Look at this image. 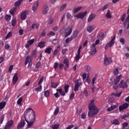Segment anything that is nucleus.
I'll return each instance as SVG.
<instances>
[{
  "instance_id": "obj_6",
  "label": "nucleus",
  "mask_w": 129,
  "mask_h": 129,
  "mask_svg": "<svg viewBox=\"0 0 129 129\" xmlns=\"http://www.w3.org/2000/svg\"><path fill=\"white\" fill-rule=\"evenodd\" d=\"M112 63V59L110 57H107L106 56H105L104 59V64L107 66L108 65H110Z\"/></svg>"
},
{
  "instance_id": "obj_35",
  "label": "nucleus",
  "mask_w": 129,
  "mask_h": 129,
  "mask_svg": "<svg viewBox=\"0 0 129 129\" xmlns=\"http://www.w3.org/2000/svg\"><path fill=\"white\" fill-rule=\"evenodd\" d=\"M73 39L74 38L72 36L67 38L65 40L66 44H68V43H69L70 42H71L72 40H73Z\"/></svg>"
},
{
  "instance_id": "obj_15",
  "label": "nucleus",
  "mask_w": 129,
  "mask_h": 129,
  "mask_svg": "<svg viewBox=\"0 0 129 129\" xmlns=\"http://www.w3.org/2000/svg\"><path fill=\"white\" fill-rule=\"evenodd\" d=\"M121 77V75H120L119 76L116 77V78L114 80V85H117V84L119 83V81H120Z\"/></svg>"
},
{
  "instance_id": "obj_3",
  "label": "nucleus",
  "mask_w": 129,
  "mask_h": 129,
  "mask_svg": "<svg viewBox=\"0 0 129 129\" xmlns=\"http://www.w3.org/2000/svg\"><path fill=\"white\" fill-rule=\"evenodd\" d=\"M72 31V27H70L69 28L67 27V25H65L62 27V29L60 30L59 33L61 35L64 34L65 38H67V37H69L70 35H71Z\"/></svg>"
},
{
  "instance_id": "obj_30",
  "label": "nucleus",
  "mask_w": 129,
  "mask_h": 129,
  "mask_svg": "<svg viewBox=\"0 0 129 129\" xmlns=\"http://www.w3.org/2000/svg\"><path fill=\"white\" fill-rule=\"evenodd\" d=\"M22 4V2L20 0H18L17 2H16L14 4L15 8H19L20 6H21V4Z\"/></svg>"
},
{
  "instance_id": "obj_57",
  "label": "nucleus",
  "mask_w": 129,
  "mask_h": 129,
  "mask_svg": "<svg viewBox=\"0 0 129 129\" xmlns=\"http://www.w3.org/2000/svg\"><path fill=\"white\" fill-rule=\"evenodd\" d=\"M41 67V62L40 61H38L36 64V68L37 69H39Z\"/></svg>"
},
{
  "instance_id": "obj_10",
  "label": "nucleus",
  "mask_w": 129,
  "mask_h": 129,
  "mask_svg": "<svg viewBox=\"0 0 129 129\" xmlns=\"http://www.w3.org/2000/svg\"><path fill=\"white\" fill-rule=\"evenodd\" d=\"M129 104L127 103H125L121 105H120L119 106V111H123V110H124L125 109H126L127 107H128Z\"/></svg>"
},
{
  "instance_id": "obj_49",
  "label": "nucleus",
  "mask_w": 129,
  "mask_h": 129,
  "mask_svg": "<svg viewBox=\"0 0 129 129\" xmlns=\"http://www.w3.org/2000/svg\"><path fill=\"white\" fill-rule=\"evenodd\" d=\"M113 74L114 75H115V76L118 75V69L116 68L114 69Z\"/></svg>"
},
{
  "instance_id": "obj_63",
  "label": "nucleus",
  "mask_w": 129,
  "mask_h": 129,
  "mask_svg": "<svg viewBox=\"0 0 129 129\" xmlns=\"http://www.w3.org/2000/svg\"><path fill=\"white\" fill-rule=\"evenodd\" d=\"M12 26L15 27L16 26V19H13L12 20Z\"/></svg>"
},
{
  "instance_id": "obj_52",
  "label": "nucleus",
  "mask_w": 129,
  "mask_h": 129,
  "mask_svg": "<svg viewBox=\"0 0 129 129\" xmlns=\"http://www.w3.org/2000/svg\"><path fill=\"white\" fill-rule=\"evenodd\" d=\"M56 33L53 31H50L47 34V36H55Z\"/></svg>"
},
{
  "instance_id": "obj_13",
  "label": "nucleus",
  "mask_w": 129,
  "mask_h": 129,
  "mask_svg": "<svg viewBox=\"0 0 129 129\" xmlns=\"http://www.w3.org/2000/svg\"><path fill=\"white\" fill-rule=\"evenodd\" d=\"M34 43H35V39H32L31 40H29L27 41V44L25 45V48L27 49L30 48V46H31V45H33Z\"/></svg>"
},
{
  "instance_id": "obj_17",
  "label": "nucleus",
  "mask_w": 129,
  "mask_h": 129,
  "mask_svg": "<svg viewBox=\"0 0 129 129\" xmlns=\"http://www.w3.org/2000/svg\"><path fill=\"white\" fill-rule=\"evenodd\" d=\"M39 6V1H37L35 2V3L32 7V10L34 12H36L37 11V9H38V6Z\"/></svg>"
},
{
  "instance_id": "obj_4",
  "label": "nucleus",
  "mask_w": 129,
  "mask_h": 129,
  "mask_svg": "<svg viewBox=\"0 0 129 129\" xmlns=\"http://www.w3.org/2000/svg\"><path fill=\"white\" fill-rule=\"evenodd\" d=\"M69 85H66L64 87V92L62 90V89H57L56 91H58L61 96H65V93H68V92H69Z\"/></svg>"
},
{
  "instance_id": "obj_27",
  "label": "nucleus",
  "mask_w": 129,
  "mask_h": 129,
  "mask_svg": "<svg viewBox=\"0 0 129 129\" xmlns=\"http://www.w3.org/2000/svg\"><path fill=\"white\" fill-rule=\"evenodd\" d=\"M116 107H117V106H116V105H114L111 106L110 107L108 108L107 109V110L108 111H111V110H114V109H115V108H116Z\"/></svg>"
},
{
  "instance_id": "obj_37",
  "label": "nucleus",
  "mask_w": 129,
  "mask_h": 129,
  "mask_svg": "<svg viewBox=\"0 0 129 129\" xmlns=\"http://www.w3.org/2000/svg\"><path fill=\"white\" fill-rule=\"evenodd\" d=\"M83 94L85 95V96H86V97H88V95H89V94L88 93V91H87V89H84Z\"/></svg>"
},
{
  "instance_id": "obj_41",
  "label": "nucleus",
  "mask_w": 129,
  "mask_h": 129,
  "mask_svg": "<svg viewBox=\"0 0 129 129\" xmlns=\"http://www.w3.org/2000/svg\"><path fill=\"white\" fill-rule=\"evenodd\" d=\"M44 95L45 97H49L50 96V91L49 90L44 91Z\"/></svg>"
},
{
  "instance_id": "obj_34",
  "label": "nucleus",
  "mask_w": 129,
  "mask_h": 129,
  "mask_svg": "<svg viewBox=\"0 0 129 129\" xmlns=\"http://www.w3.org/2000/svg\"><path fill=\"white\" fill-rule=\"evenodd\" d=\"M7 103L6 102H0V109H3L6 106Z\"/></svg>"
},
{
  "instance_id": "obj_51",
  "label": "nucleus",
  "mask_w": 129,
  "mask_h": 129,
  "mask_svg": "<svg viewBox=\"0 0 129 129\" xmlns=\"http://www.w3.org/2000/svg\"><path fill=\"white\" fill-rule=\"evenodd\" d=\"M11 15H6L5 16V20L7 21V22H9V21H11Z\"/></svg>"
},
{
  "instance_id": "obj_25",
  "label": "nucleus",
  "mask_w": 129,
  "mask_h": 129,
  "mask_svg": "<svg viewBox=\"0 0 129 129\" xmlns=\"http://www.w3.org/2000/svg\"><path fill=\"white\" fill-rule=\"evenodd\" d=\"M51 51H52V48L51 47H48L46 48L44 50V52L46 53V54H51Z\"/></svg>"
},
{
  "instance_id": "obj_7",
  "label": "nucleus",
  "mask_w": 129,
  "mask_h": 129,
  "mask_svg": "<svg viewBox=\"0 0 129 129\" xmlns=\"http://www.w3.org/2000/svg\"><path fill=\"white\" fill-rule=\"evenodd\" d=\"M96 47H95V44H92L91 47V50L89 52V54L91 56H93V55H95L96 54Z\"/></svg>"
},
{
  "instance_id": "obj_2",
  "label": "nucleus",
  "mask_w": 129,
  "mask_h": 129,
  "mask_svg": "<svg viewBox=\"0 0 129 129\" xmlns=\"http://www.w3.org/2000/svg\"><path fill=\"white\" fill-rule=\"evenodd\" d=\"M28 115L29 120H30V121H35L36 114L32 108H28L24 112V118H27V117H28Z\"/></svg>"
},
{
  "instance_id": "obj_40",
  "label": "nucleus",
  "mask_w": 129,
  "mask_h": 129,
  "mask_svg": "<svg viewBox=\"0 0 129 129\" xmlns=\"http://www.w3.org/2000/svg\"><path fill=\"white\" fill-rule=\"evenodd\" d=\"M59 113V108L58 107H56V108L54 109L53 115L54 116L57 115Z\"/></svg>"
},
{
  "instance_id": "obj_9",
  "label": "nucleus",
  "mask_w": 129,
  "mask_h": 129,
  "mask_svg": "<svg viewBox=\"0 0 129 129\" xmlns=\"http://www.w3.org/2000/svg\"><path fill=\"white\" fill-rule=\"evenodd\" d=\"M118 86L120 87V88H123V89L127 88V87H128V86L127 85V83L123 82V80H122L119 83V84H118Z\"/></svg>"
},
{
  "instance_id": "obj_32",
  "label": "nucleus",
  "mask_w": 129,
  "mask_h": 129,
  "mask_svg": "<svg viewBox=\"0 0 129 129\" xmlns=\"http://www.w3.org/2000/svg\"><path fill=\"white\" fill-rule=\"evenodd\" d=\"M39 48H44L45 47V42L40 41L38 45Z\"/></svg>"
},
{
  "instance_id": "obj_5",
  "label": "nucleus",
  "mask_w": 129,
  "mask_h": 129,
  "mask_svg": "<svg viewBox=\"0 0 129 129\" xmlns=\"http://www.w3.org/2000/svg\"><path fill=\"white\" fill-rule=\"evenodd\" d=\"M75 85L74 88V91H78L79 90V87L82 85V81L81 80H77L75 82Z\"/></svg>"
},
{
  "instance_id": "obj_62",
  "label": "nucleus",
  "mask_w": 129,
  "mask_h": 129,
  "mask_svg": "<svg viewBox=\"0 0 129 129\" xmlns=\"http://www.w3.org/2000/svg\"><path fill=\"white\" fill-rule=\"evenodd\" d=\"M108 7V4H105L104 6L103 7V8L102 9V11H105L106 9Z\"/></svg>"
},
{
  "instance_id": "obj_47",
  "label": "nucleus",
  "mask_w": 129,
  "mask_h": 129,
  "mask_svg": "<svg viewBox=\"0 0 129 129\" xmlns=\"http://www.w3.org/2000/svg\"><path fill=\"white\" fill-rule=\"evenodd\" d=\"M66 7H67V4H65L63 6H62L60 8V12H62V11H64L65 10Z\"/></svg>"
},
{
  "instance_id": "obj_24",
  "label": "nucleus",
  "mask_w": 129,
  "mask_h": 129,
  "mask_svg": "<svg viewBox=\"0 0 129 129\" xmlns=\"http://www.w3.org/2000/svg\"><path fill=\"white\" fill-rule=\"evenodd\" d=\"M78 34H79V32L78 31V30H75L71 37L73 38V39H75V38H76L77 36H78Z\"/></svg>"
},
{
  "instance_id": "obj_45",
  "label": "nucleus",
  "mask_w": 129,
  "mask_h": 129,
  "mask_svg": "<svg viewBox=\"0 0 129 129\" xmlns=\"http://www.w3.org/2000/svg\"><path fill=\"white\" fill-rule=\"evenodd\" d=\"M58 87V84L55 83H51V87L52 88H57Z\"/></svg>"
},
{
  "instance_id": "obj_12",
  "label": "nucleus",
  "mask_w": 129,
  "mask_h": 129,
  "mask_svg": "<svg viewBox=\"0 0 129 129\" xmlns=\"http://www.w3.org/2000/svg\"><path fill=\"white\" fill-rule=\"evenodd\" d=\"M87 15V11H85L84 13H80L76 15V18L77 19H84V17Z\"/></svg>"
},
{
  "instance_id": "obj_53",
  "label": "nucleus",
  "mask_w": 129,
  "mask_h": 129,
  "mask_svg": "<svg viewBox=\"0 0 129 129\" xmlns=\"http://www.w3.org/2000/svg\"><path fill=\"white\" fill-rule=\"evenodd\" d=\"M81 118H82V119H85V118H86V113H85V112L82 113L81 115Z\"/></svg>"
},
{
  "instance_id": "obj_43",
  "label": "nucleus",
  "mask_w": 129,
  "mask_h": 129,
  "mask_svg": "<svg viewBox=\"0 0 129 129\" xmlns=\"http://www.w3.org/2000/svg\"><path fill=\"white\" fill-rule=\"evenodd\" d=\"M23 101V98L20 97L17 101V104L18 105H22V102Z\"/></svg>"
},
{
  "instance_id": "obj_1",
  "label": "nucleus",
  "mask_w": 129,
  "mask_h": 129,
  "mask_svg": "<svg viewBox=\"0 0 129 129\" xmlns=\"http://www.w3.org/2000/svg\"><path fill=\"white\" fill-rule=\"evenodd\" d=\"M88 107L90 110L88 114L89 117H94L99 112V109L97 108V107L94 104V100H91L90 101Z\"/></svg>"
},
{
  "instance_id": "obj_59",
  "label": "nucleus",
  "mask_w": 129,
  "mask_h": 129,
  "mask_svg": "<svg viewBox=\"0 0 129 129\" xmlns=\"http://www.w3.org/2000/svg\"><path fill=\"white\" fill-rule=\"evenodd\" d=\"M119 41L122 45H124V43H125V40H124V38H120L119 39Z\"/></svg>"
},
{
  "instance_id": "obj_26",
  "label": "nucleus",
  "mask_w": 129,
  "mask_h": 129,
  "mask_svg": "<svg viewBox=\"0 0 129 129\" xmlns=\"http://www.w3.org/2000/svg\"><path fill=\"white\" fill-rule=\"evenodd\" d=\"M81 9H82V6L79 7L78 8H74L73 13L74 14H77V13L78 12H79V11H80V10H81Z\"/></svg>"
},
{
  "instance_id": "obj_50",
  "label": "nucleus",
  "mask_w": 129,
  "mask_h": 129,
  "mask_svg": "<svg viewBox=\"0 0 129 129\" xmlns=\"http://www.w3.org/2000/svg\"><path fill=\"white\" fill-rule=\"evenodd\" d=\"M29 60H30V55H28L26 57L25 62V65H27V64L29 63Z\"/></svg>"
},
{
  "instance_id": "obj_36",
  "label": "nucleus",
  "mask_w": 129,
  "mask_h": 129,
  "mask_svg": "<svg viewBox=\"0 0 129 129\" xmlns=\"http://www.w3.org/2000/svg\"><path fill=\"white\" fill-rule=\"evenodd\" d=\"M59 126H60V125L59 124H52L51 125V128L52 129H58L59 128Z\"/></svg>"
},
{
  "instance_id": "obj_22",
  "label": "nucleus",
  "mask_w": 129,
  "mask_h": 129,
  "mask_svg": "<svg viewBox=\"0 0 129 129\" xmlns=\"http://www.w3.org/2000/svg\"><path fill=\"white\" fill-rule=\"evenodd\" d=\"M95 29V26H89L87 28V31L88 32H89V33H91L92 32H93Z\"/></svg>"
},
{
  "instance_id": "obj_28",
  "label": "nucleus",
  "mask_w": 129,
  "mask_h": 129,
  "mask_svg": "<svg viewBox=\"0 0 129 129\" xmlns=\"http://www.w3.org/2000/svg\"><path fill=\"white\" fill-rule=\"evenodd\" d=\"M16 12H17V7H14L11 9L10 11V13L12 16H14V15H15V13H16Z\"/></svg>"
},
{
  "instance_id": "obj_58",
  "label": "nucleus",
  "mask_w": 129,
  "mask_h": 129,
  "mask_svg": "<svg viewBox=\"0 0 129 129\" xmlns=\"http://www.w3.org/2000/svg\"><path fill=\"white\" fill-rule=\"evenodd\" d=\"M14 68V66L13 65H11L9 68V71L8 72L9 73H11L12 72V71L13 70Z\"/></svg>"
},
{
  "instance_id": "obj_46",
  "label": "nucleus",
  "mask_w": 129,
  "mask_h": 129,
  "mask_svg": "<svg viewBox=\"0 0 129 129\" xmlns=\"http://www.w3.org/2000/svg\"><path fill=\"white\" fill-rule=\"evenodd\" d=\"M99 39H104V33L103 32H101L99 34Z\"/></svg>"
},
{
  "instance_id": "obj_31",
  "label": "nucleus",
  "mask_w": 129,
  "mask_h": 129,
  "mask_svg": "<svg viewBox=\"0 0 129 129\" xmlns=\"http://www.w3.org/2000/svg\"><path fill=\"white\" fill-rule=\"evenodd\" d=\"M105 17L107 19H111V14H110V10H108L106 15H105Z\"/></svg>"
},
{
  "instance_id": "obj_29",
  "label": "nucleus",
  "mask_w": 129,
  "mask_h": 129,
  "mask_svg": "<svg viewBox=\"0 0 129 129\" xmlns=\"http://www.w3.org/2000/svg\"><path fill=\"white\" fill-rule=\"evenodd\" d=\"M111 122L112 124H114L115 125H118L120 124L119 121H118V119H114Z\"/></svg>"
},
{
  "instance_id": "obj_21",
  "label": "nucleus",
  "mask_w": 129,
  "mask_h": 129,
  "mask_svg": "<svg viewBox=\"0 0 129 129\" xmlns=\"http://www.w3.org/2000/svg\"><path fill=\"white\" fill-rule=\"evenodd\" d=\"M48 11H49V7L47 6H45L42 11V14L43 15H46V14L48 13Z\"/></svg>"
},
{
  "instance_id": "obj_14",
  "label": "nucleus",
  "mask_w": 129,
  "mask_h": 129,
  "mask_svg": "<svg viewBox=\"0 0 129 129\" xmlns=\"http://www.w3.org/2000/svg\"><path fill=\"white\" fill-rule=\"evenodd\" d=\"M29 12L27 11H25L21 13V19L22 21H25L27 18V15H28Z\"/></svg>"
},
{
  "instance_id": "obj_19",
  "label": "nucleus",
  "mask_w": 129,
  "mask_h": 129,
  "mask_svg": "<svg viewBox=\"0 0 129 129\" xmlns=\"http://www.w3.org/2000/svg\"><path fill=\"white\" fill-rule=\"evenodd\" d=\"M25 120L27 122L28 126L29 127H31L34 124V122H35V121H29L28 119L25 117Z\"/></svg>"
},
{
  "instance_id": "obj_8",
  "label": "nucleus",
  "mask_w": 129,
  "mask_h": 129,
  "mask_svg": "<svg viewBox=\"0 0 129 129\" xmlns=\"http://www.w3.org/2000/svg\"><path fill=\"white\" fill-rule=\"evenodd\" d=\"M13 125H14V121L13 120H10L8 121L4 129H10Z\"/></svg>"
},
{
  "instance_id": "obj_38",
  "label": "nucleus",
  "mask_w": 129,
  "mask_h": 129,
  "mask_svg": "<svg viewBox=\"0 0 129 129\" xmlns=\"http://www.w3.org/2000/svg\"><path fill=\"white\" fill-rule=\"evenodd\" d=\"M53 22L54 20H53V18H52V17H49L47 21V23L48 25H52Z\"/></svg>"
},
{
  "instance_id": "obj_23",
  "label": "nucleus",
  "mask_w": 129,
  "mask_h": 129,
  "mask_svg": "<svg viewBox=\"0 0 129 129\" xmlns=\"http://www.w3.org/2000/svg\"><path fill=\"white\" fill-rule=\"evenodd\" d=\"M63 63L66 65L67 68H69L70 62H69V59H68V58H64V59L63 61Z\"/></svg>"
},
{
  "instance_id": "obj_55",
  "label": "nucleus",
  "mask_w": 129,
  "mask_h": 129,
  "mask_svg": "<svg viewBox=\"0 0 129 129\" xmlns=\"http://www.w3.org/2000/svg\"><path fill=\"white\" fill-rule=\"evenodd\" d=\"M72 16L71 15V14H70V13L68 12L67 13V20H70V19H71Z\"/></svg>"
},
{
  "instance_id": "obj_39",
  "label": "nucleus",
  "mask_w": 129,
  "mask_h": 129,
  "mask_svg": "<svg viewBox=\"0 0 129 129\" xmlns=\"http://www.w3.org/2000/svg\"><path fill=\"white\" fill-rule=\"evenodd\" d=\"M81 56H80V53H77V55H76L75 57V61L76 62H78L79 61V59H81Z\"/></svg>"
},
{
  "instance_id": "obj_61",
  "label": "nucleus",
  "mask_w": 129,
  "mask_h": 129,
  "mask_svg": "<svg viewBox=\"0 0 129 129\" xmlns=\"http://www.w3.org/2000/svg\"><path fill=\"white\" fill-rule=\"evenodd\" d=\"M125 19V13H124L121 16V21L122 22H124V19Z\"/></svg>"
},
{
  "instance_id": "obj_60",
  "label": "nucleus",
  "mask_w": 129,
  "mask_h": 129,
  "mask_svg": "<svg viewBox=\"0 0 129 129\" xmlns=\"http://www.w3.org/2000/svg\"><path fill=\"white\" fill-rule=\"evenodd\" d=\"M40 36H41V37H45V36H46V32H45V29H44V30L42 31L41 34H40Z\"/></svg>"
},
{
  "instance_id": "obj_20",
  "label": "nucleus",
  "mask_w": 129,
  "mask_h": 129,
  "mask_svg": "<svg viewBox=\"0 0 129 129\" xmlns=\"http://www.w3.org/2000/svg\"><path fill=\"white\" fill-rule=\"evenodd\" d=\"M19 78H18V74L16 73L14 76H13V82L14 84H16Z\"/></svg>"
},
{
  "instance_id": "obj_18",
  "label": "nucleus",
  "mask_w": 129,
  "mask_h": 129,
  "mask_svg": "<svg viewBox=\"0 0 129 129\" xmlns=\"http://www.w3.org/2000/svg\"><path fill=\"white\" fill-rule=\"evenodd\" d=\"M95 17H96V15H95L93 14L90 15V16H89V18L88 19V23H90V22H91V21L94 20V19L95 18Z\"/></svg>"
},
{
  "instance_id": "obj_48",
  "label": "nucleus",
  "mask_w": 129,
  "mask_h": 129,
  "mask_svg": "<svg viewBox=\"0 0 129 129\" xmlns=\"http://www.w3.org/2000/svg\"><path fill=\"white\" fill-rule=\"evenodd\" d=\"M35 91L41 92L42 91V85L39 86L38 87L35 89Z\"/></svg>"
},
{
  "instance_id": "obj_11",
  "label": "nucleus",
  "mask_w": 129,
  "mask_h": 129,
  "mask_svg": "<svg viewBox=\"0 0 129 129\" xmlns=\"http://www.w3.org/2000/svg\"><path fill=\"white\" fill-rule=\"evenodd\" d=\"M25 124H26V123H25V120H24V119H21L20 123L17 125V128L21 129L22 127H24V126H25Z\"/></svg>"
},
{
  "instance_id": "obj_33",
  "label": "nucleus",
  "mask_w": 129,
  "mask_h": 129,
  "mask_svg": "<svg viewBox=\"0 0 129 129\" xmlns=\"http://www.w3.org/2000/svg\"><path fill=\"white\" fill-rule=\"evenodd\" d=\"M122 93V92H120L119 93H113L111 94V95H113V96H115L116 97H119L120 95H121V94Z\"/></svg>"
},
{
  "instance_id": "obj_56",
  "label": "nucleus",
  "mask_w": 129,
  "mask_h": 129,
  "mask_svg": "<svg viewBox=\"0 0 129 129\" xmlns=\"http://www.w3.org/2000/svg\"><path fill=\"white\" fill-rule=\"evenodd\" d=\"M5 119V114H3L1 116V119H0V123L2 124L3 123V121Z\"/></svg>"
},
{
  "instance_id": "obj_54",
  "label": "nucleus",
  "mask_w": 129,
  "mask_h": 129,
  "mask_svg": "<svg viewBox=\"0 0 129 129\" xmlns=\"http://www.w3.org/2000/svg\"><path fill=\"white\" fill-rule=\"evenodd\" d=\"M12 34L11 32H9L6 36V40H7V39H9V38H11L12 37Z\"/></svg>"
},
{
  "instance_id": "obj_42",
  "label": "nucleus",
  "mask_w": 129,
  "mask_h": 129,
  "mask_svg": "<svg viewBox=\"0 0 129 129\" xmlns=\"http://www.w3.org/2000/svg\"><path fill=\"white\" fill-rule=\"evenodd\" d=\"M86 72H89L91 70V68L89 66H87L85 67Z\"/></svg>"
},
{
  "instance_id": "obj_64",
  "label": "nucleus",
  "mask_w": 129,
  "mask_h": 129,
  "mask_svg": "<svg viewBox=\"0 0 129 129\" xmlns=\"http://www.w3.org/2000/svg\"><path fill=\"white\" fill-rule=\"evenodd\" d=\"M126 21H128V24H127V30H128V29H129V14H128L127 18L126 19Z\"/></svg>"
},
{
  "instance_id": "obj_44",
  "label": "nucleus",
  "mask_w": 129,
  "mask_h": 129,
  "mask_svg": "<svg viewBox=\"0 0 129 129\" xmlns=\"http://www.w3.org/2000/svg\"><path fill=\"white\" fill-rule=\"evenodd\" d=\"M97 78V77H96V76H95L94 78H93L92 81V86H94V84H95V81H96Z\"/></svg>"
},
{
  "instance_id": "obj_16",
  "label": "nucleus",
  "mask_w": 129,
  "mask_h": 129,
  "mask_svg": "<svg viewBox=\"0 0 129 129\" xmlns=\"http://www.w3.org/2000/svg\"><path fill=\"white\" fill-rule=\"evenodd\" d=\"M114 45V42L110 41L109 43H107L105 46V49L107 50L108 49V47H112Z\"/></svg>"
}]
</instances>
